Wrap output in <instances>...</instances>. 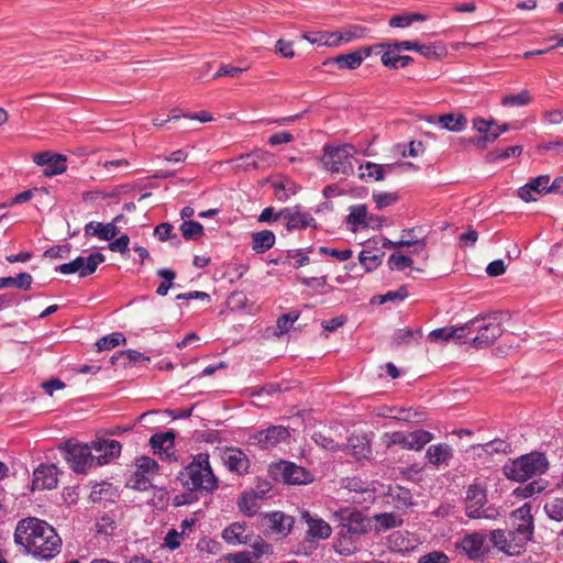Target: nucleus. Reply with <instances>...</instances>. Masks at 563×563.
<instances>
[{
	"mask_svg": "<svg viewBox=\"0 0 563 563\" xmlns=\"http://www.w3.org/2000/svg\"><path fill=\"white\" fill-rule=\"evenodd\" d=\"M117 529V522L107 514L100 517V520L96 523L97 534L104 537H112L113 531Z\"/></svg>",
	"mask_w": 563,
	"mask_h": 563,
	"instance_id": "obj_56",
	"label": "nucleus"
},
{
	"mask_svg": "<svg viewBox=\"0 0 563 563\" xmlns=\"http://www.w3.org/2000/svg\"><path fill=\"white\" fill-rule=\"evenodd\" d=\"M55 272L70 275L77 273L80 278L92 275L88 256H77L73 261L55 266Z\"/></svg>",
	"mask_w": 563,
	"mask_h": 563,
	"instance_id": "obj_19",
	"label": "nucleus"
},
{
	"mask_svg": "<svg viewBox=\"0 0 563 563\" xmlns=\"http://www.w3.org/2000/svg\"><path fill=\"white\" fill-rule=\"evenodd\" d=\"M487 318L485 314L481 313L477 314L475 318L471 319L470 321L457 325L459 333L463 334V339L468 340L472 338V334H478L481 332V328H484V322H486Z\"/></svg>",
	"mask_w": 563,
	"mask_h": 563,
	"instance_id": "obj_39",
	"label": "nucleus"
},
{
	"mask_svg": "<svg viewBox=\"0 0 563 563\" xmlns=\"http://www.w3.org/2000/svg\"><path fill=\"white\" fill-rule=\"evenodd\" d=\"M184 538V531H177L175 528H172L164 537V547L170 551H175L180 547Z\"/></svg>",
	"mask_w": 563,
	"mask_h": 563,
	"instance_id": "obj_63",
	"label": "nucleus"
},
{
	"mask_svg": "<svg viewBox=\"0 0 563 563\" xmlns=\"http://www.w3.org/2000/svg\"><path fill=\"white\" fill-rule=\"evenodd\" d=\"M400 199L398 192H373V200L376 203L377 210H383L384 208L396 203Z\"/></svg>",
	"mask_w": 563,
	"mask_h": 563,
	"instance_id": "obj_51",
	"label": "nucleus"
},
{
	"mask_svg": "<svg viewBox=\"0 0 563 563\" xmlns=\"http://www.w3.org/2000/svg\"><path fill=\"white\" fill-rule=\"evenodd\" d=\"M249 269V264H229L222 278H228L229 283L233 284L236 279H241Z\"/></svg>",
	"mask_w": 563,
	"mask_h": 563,
	"instance_id": "obj_58",
	"label": "nucleus"
},
{
	"mask_svg": "<svg viewBox=\"0 0 563 563\" xmlns=\"http://www.w3.org/2000/svg\"><path fill=\"white\" fill-rule=\"evenodd\" d=\"M387 266L390 271H405L406 268H413V260L410 255L394 252L388 256Z\"/></svg>",
	"mask_w": 563,
	"mask_h": 563,
	"instance_id": "obj_41",
	"label": "nucleus"
},
{
	"mask_svg": "<svg viewBox=\"0 0 563 563\" xmlns=\"http://www.w3.org/2000/svg\"><path fill=\"white\" fill-rule=\"evenodd\" d=\"M367 253L371 252L365 250L361 251L358 253V262L366 273H372L382 265L385 252L382 251L379 254H373L371 256H368Z\"/></svg>",
	"mask_w": 563,
	"mask_h": 563,
	"instance_id": "obj_43",
	"label": "nucleus"
},
{
	"mask_svg": "<svg viewBox=\"0 0 563 563\" xmlns=\"http://www.w3.org/2000/svg\"><path fill=\"white\" fill-rule=\"evenodd\" d=\"M32 528H31V539H41L44 540L45 538H52L54 543H52L53 547L60 548L62 547V539L57 534L56 530L47 523L45 520L38 519L36 517H33Z\"/></svg>",
	"mask_w": 563,
	"mask_h": 563,
	"instance_id": "obj_21",
	"label": "nucleus"
},
{
	"mask_svg": "<svg viewBox=\"0 0 563 563\" xmlns=\"http://www.w3.org/2000/svg\"><path fill=\"white\" fill-rule=\"evenodd\" d=\"M156 275L162 279L156 288V295L164 297L168 291L175 287V279L177 277L176 271L168 267H163L156 271Z\"/></svg>",
	"mask_w": 563,
	"mask_h": 563,
	"instance_id": "obj_32",
	"label": "nucleus"
},
{
	"mask_svg": "<svg viewBox=\"0 0 563 563\" xmlns=\"http://www.w3.org/2000/svg\"><path fill=\"white\" fill-rule=\"evenodd\" d=\"M124 486L136 492H146L151 488H157V485L151 482L148 475L141 473L137 468L129 476Z\"/></svg>",
	"mask_w": 563,
	"mask_h": 563,
	"instance_id": "obj_31",
	"label": "nucleus"
},
{
	"mask_svg": "<svg viewBox=\"0 0 563 563\" xmlns=\"http://www.w3.org/2000/svg\"><path fill=\"white\" fill-rule=\"evenodd\" d=\"M286 208H282L279 211H276L274 207L269 206L262 210L261 214L257 218L258 222L263 223H274L278 219H285Z\"/></svg>",
	"mask_w": 563,
	"mask_h": 563,
	"instance_id": "obj_62",
	"label": "nucleus"
},
{
	"mask_svg": "<svg viewBox=\"0 0 563 563\" xmlns=\"http://www.w3.org/2000/svg\"><path fill=\"white\" fill-rule=\"evenodd\" d=\"M290 437L289 427L271 424L252 433L249 437V444L256 445L261 450H268L277 446L279 443L288 442Z\"/></svg>",
	"mask_w": 563,
	"mask_h": 563,
	"instance_id": "obj_8",
	"label": "nucleus"
},
{
	"mask_svg": "<svg viewBox=\"0 0 563 563\" xmlns=\"http://www.w3.org/2000/svg\"><path fill=\"white\" fill-rule=\"evenodd\" d=\"M417 563H450V559L443 551H432L420 556Z\"/></svg>",
	"mask_w": 563,
	"mask_h": 563,
	"instance_id": "obj_64",
	"label": "nucleus"
},
{
	"mask_svg": "<svg viewBox=\"0 0 563 563\" xmlns=\"http://www.w3.org/2000/svg\"><path fill=\"white\" fill-rule=\"evenodd\" d=\"M372 519L377 523V526L375 527L376 532H379L382 530L387 531L397 527H401L404 523L402 518L395 515L394 512L376 514L373 516Z\"/></svg>",
	"mask_w": 563,
	"mask_h": 563,
	"instance_id": "obj_33",
	"label": "nucleus"
},
{
	"mask_svg": "<svg viewBox=\"0 0 563 563\" xmlns=\"http://www.w3.org/2000/svg\"><path fill=\"white\" fill-rule=\"evenodd\" d=\"M267 472L273 481L287 486L308 485L314 482V476L308 468L288 460L272 462Z\"/></svg>",
	"mask_w": 563,
	"mask_h": 563,
	"instance_id": "obj_4",
	"label": "nucleus"
},
{
	"mask_svg": "<svg viewBox=\"0 0 563 563\" xmlns=\"http://www.w3.org/2000/svg\"><path fill=\"white\" fill-rule=\"evenodd\" d=\"M549 467L550 462L545 453L533 450L516 459H509L501 467V472L508 481L523 484L536 476L545 474Z\"/></svg>",
	"mask_w": 563,
	"mask_h": 563,
	"instance_id": "obj_1",
	"label": "nucleus"
},
{
	"mask_svg": "<svg viewBox=\"0 0 563 563\" xmlns=\"http://www.w3.org/2000/svg\"><path fill=\"white\" fill-rule=\"evenodd\" d=\"M154 413H158V410H150V411L142 413L141 416H139L136 418V420L133 424H126V426L118 424V426H113V427H109V428H102L98 431L101 432V435L103 434L108 438L122 435L123 433L131 431L136 422L142 421L146 416L154 415Z\"/></svg>",
	"mask_w": 563,
	"mask_h": 563,
	"instance_id": "obj_44",
	"label": "nucleus"
},
{
	"mask_svg": "<svg viewBox=\"0 0 563 563\" xmlns=\"http://www.w3.org/2000/svg\"><path fill=\"white\" fill-rule=\"evenodd\" d=\"M197 493H199V492L191 488L190 486H188V488H186V490L184 493L176 495L173 498V506L178 508V507H181L185 505H191V504L198 501L199 496Z\"/></svg>",
	"mask_w": 563,
	"mask_h": 563,
	"instance_id": "obj_57",
	"label": "nucleus"
},
{
	"mask_svg": "<svg viewBox=\"0 0 563 563\" xmlns=\"http://www.w3.org/2000/svg\"><path fill=\"white\" fill-rule=\"evenodd\" d=\"M488 536H489V541L492 542L493 547L498 549V551H500L509 556H515V555L521 554L520 550L511 551L512 545L507 540L505 530L495 529V530L489 531Z\"/></svg>",
	"mask_w": 563,
	"mask_h": 563,
	"instance_id": "obj_30",
	"label": "nucleus"
},
{
	"mask_svg": "<svg viewBox=\"0 0 563 563\" xmlns=\"http://www.w3.org/2000/svg\"><path fill=\"white\" fill-rule=\"evenodd\" d=\"M382 247L387 250H399L401 247H410L411 245H418L420 249H426L427 239H400L398 241H391L388 238L380 235Z\"/></svg>",
	"mask_w": 563,
	"mask_h": 563,
	"instance_id": "obj_37",
	"label": "nucleus"
},
{
	"mask_svg": "<svg viewBox=\"0 0 563 563\" xmlns=\"http://www.w3.org/2000/svg\"><path fill=\"white\" fill-rule=\"evenodd\" d=\"M33 162L37 166L44 167L45 177L62 175L67 170V156L60 153L43 151L34 154Z\"/></svg>",
	"mask_w": 563,
	"mask_h": 563,
	"instance_id": "obj_11",
	"label": "nucleus"
},
{
	"mask_svg": "<svg viewBox=\"0 0 563 563\" xmlns=\"http://www.w3.org/2000/svg\"><path fill=\"white\" fill-rule=\"evenodd\" d=\"M135 466L146 475L158 473L161 466L156 460L147 455H141L135 460Z\"/></svg>",
	"mask_w": 563,
	"mask_h": 563,
	"instance_id": "obj_50",
	"label": "nucleus"
},
{
	"mask_svg": "<svg viewBox=\"0 0 563 563\" xmlns=\"http://www.w3.org/2000/svg\"><path fill=\"white\" fill-rule=\"evenodd\" d=\"M63 471L54 463H41L33 471L32 482L29 486L31 492L54 489L58 485V475Z\"/></svg>",
	"mask_w": 563,
	"mask_h": 563,
	"instance_id": "obj_10",
	"label": "nucleus"
},
{
	"mask_svg": "<svg viewBox=\"0 0 563 563\" xmlns=\"http://www.w3.org/2000/svg\"><path fill=\"white\" fill-rule=\"evenodd\" d=\"M311 439L318 446H320L329 452L336 453V452L343 451V443L340 444V443L335 442L332 438L327 437V435L322 434L321 432H314L311 435Z\"/></svg>",
	"mask_w": 563,
	"mask_h": 563,
	"instance_id": "obj_47",
	"label": "nucleus"
},
{
	"mask_svg": "<svg viewBox=\"0 0 563 563\" xmlns=\"http://www.w3.org/2000/svg\"><path fill=\"white\" fill-rule=\"evenodd\" d=\"M342 32L344 35V43H350L351 41L356 38L367 37L369 29L357 24H350L345 26Z\"/></svg>",
	"mask_w": 563,
	"mask_h": 563,
	"instance_id": "obj_52",
	"label": "nucleus"
},
{
	"mask_svg": "<svg viewBox=\"0 0 563 563\" xmlns=\"http://www.w3.org/2000/svg\"><path fill=\"white\" fill-rule=\"evenodd\" d=\"M532 101V97L528 90H522L519 93L505 95L501 99L504 107H520L529 104Z\"/></svg>",
	"mask_w": 563,
	"mask_h": 563,
	"instance_id": "obj_46",
	"label": "nucleus"
},
{
	"mask_svg": "<svg viewBox=\"0 0 563 563\" xmlns=\"http://www.w3.org/2000/svg\"><path fill=\"white\" fill-rule=\"evenodd\" d=\"M522 153L521 145H512L503 150H493L486 153L484 156L485 163L493 164L498 161H506L510 157H518Z\"/></svg>",
	"mask_w": 563,
	"mask_h": 563,
	"instance_id": "obj_34",
	"label": "nucleus"
},
{
	"mask_svg": "<svg viewBox=\"0 0 563 563\" xmlns=\"http://www.w3.org/2000/svg\"><path fill=\"white\" fill-rule=\"evenodd\" d=\"M154 489L157 490L158 494L147 500L146 505L159 510H164L169 500V492L165 486H157V488Z\"/></svg>",
	"mask_w": 563,
	"mask_h": 563,
	"instance_id": "obj_55",
	"label": "nucleus"
},
{
	"mask_svg": "<svg viewBox=\"0 0 563 563\" xmlns=\"http://www.w3.org/2000/svg\"><path fill=\"white\" fill-rule=\"evenodd\" d=\"M57 450L62 453L69 468L77 475H85L89 470L99 467L89 442H80L76 438L63 440Z\"/></svg>",
	"mask_w": 563,
	"mask_h": 563,
	"instance_id": "obj_2",
	"label": "nucleus"
},
{
	"mask_svg": "<svg viewBox=\"0 0 563 563\" xmlns=\"http://www.w3.org/2000/svg\"><path fill=\"white\" fill-rule=\"evenodd\" d=\"M126 344V338L122 332H112L103 335L95 343L96 352L110 351L119 345Z\"/></svg>",
	"mask_w": 563,
	"mask_h": 563,
	"instance_id": "obj_35",
	"label": "nucleus"
},
{
	"mask_svg": "<svg viewBox=\"0 0 563 563\" xmlns=\"http://www.w3.org/2000/svg\"><path fill=\"white\" fill-rule=\"evenodd\" d=\"M300 206H295L294 210L286 207L285 219L287 220L285 229L287 232L295 230H305L307 228L318 229L316 220L308 212H300Z\"/></svg>",
	"mask_w": 563,
	"mask_h": 563,
	"instance_id": "obj_16",
	"label": "nucleus"
},
{
	"mask_svg": "<svg viewBox=\"0 0 563 563\" xmlns=\"http://www.w3.org/2000/svg\"><path fill=\"white\" fill-rule=\"evenodd\" d=\"M120 234V228L114 223L90 221L85 225V236H97L99 240L109 241Z\"/></svg>",
	"mask_w": 563,
	"mask_h": 563,
	"instance_id": "obj_20",
	"label": "nucleus"
},
{
	"mask_svg": "<svg viewBox=\"0 0 563 563\" xmlns=\"http://www.w3.org/2000/svg\"><path fill=\"white\" fill-rule=\"evenodd\" d=\"M318 252L321 255L334 257L340 262H346L353 256V251L351 249L339 250L334 247L319 246Z\"/></svg>",
	"mask_w": 563,
	"mask_h": 563,
	"instance_id": "obj_59",
	"label": "nucleus"
},
{
	"mask_svg": "<svg viewBox=\"0 0 563 563\" xmlns=\"http://www.w3.org/2000/svg\"><path fill=\"white\" fill-rule=\"evenodd\" d=\"M90 448L97 453L95 456L98 466L110 464L118 459L122 452L120 441L109 439L103 434L101 435L99 431L96 432L95 439L90 441Z\"/></svg>",
	"mask_w": 563,
	"mask_h": 563,
	"instance_id": "obj_9",
	"label": "nucleus"
},
{
	"mask_svg": "<svg viewBox=\"0 0 563 563\" xmlns=\"http://www.w3.org/2000/svg\"><path fill=\"white\" fill-rule=\"evenodd\" d=\"M453 457V450L446 443L432 444L427 449L426 459L428 463L439 466L441 464L449 465Z\"/></svg>",
	"mask_w": 563,
	"mask_h": 563,
	"instance_id": "obj_23",
	"label": "nucleus"
},
{
	"mask_svg": "<svg viewBox=\"0 0 563 563\" xmlns=\"http://www.w3.org/2000/svg\"><path fill=\"white\" fill-rule=\"evenodd\" d=\"M251 548L252 551H250V555L255 562L263 555L273 553V545L266 542L261 536H257L256 539L251 543Z\"/></svg>",
	"mask_w": 563,
	"mask_h": 563,
	"instance_id": "obj_48",
	"label": "nucleus"
},
{
	"mask_svg": "<svg viewBox=\"0 0 563 563\" xmlns=\"http://www.w3.org/2000/svg\"><path fill=\"white\" fill-rule=\"evenodd\" d=\"M372 435L367 433L351 434L347 437L346 443H343V451L351 455L356 462L372 460Z\"/></svg>",
	"mask_w": 563,
	"mask_h": 563,
	"instance_id": "obj_12",
	"label": "nucleus"
},
{
	"mask_svg": "<svg viewBox=\"0 0 563 563\" xmlns=\"http://www.w3.org/2000/svg\"><path fill=\"white\" fill-rule=\"evenodd\" d=\"M247 298L243 291L234 290L227 299V306L232 311H242L245 309Z\"/></svg>",
	"mask_w": 563,
	"mask_h": 563,
	"instance_id": "obj_61",
	"label": "nucleus"
},
{
	"mask_svg": "<svg viewBox=\"0 0 563 563\" xmlns=\"http://www.w3.org/2000/svg\"><path fill=\"white\" fill-rule=\"evenodd\" d=\"M346 518L347 523L344 525V527H346V536H363L367 534L372 530V519L364 516L363 512L357 508H352Z\"/></svg>",
	"mask_w": 563,
	"mask_h": 563,
	"instance_id": "obj_18",
	"label": "nucleus"
},
{
	"mask_svg": "<svg viewBox=\"0 0 563 563\" xmlns=\"http://www.w3.org/2000/svg\"><path fill=\"white\" fill-rule=\"evenodd\" d=\"M543 509L550 519L555 521L563 520V498H554L552 501L547 503Z\"/></svg>",
	"mask_w": 563,
	"mask_h": 563,
	"instance_id": "obj_53",
	"label": "nucleus"
},
{
	"mask_svg": "<svg viewBox=\"0 0 563 563\" xmlns=\"http://www.w3.org/2000/svg\"><path fill=\"white\" fill-rule=\"evenodd\" d=\"M129 245L130 236L126 233L111 238V240L108 241V249L111 252L120 253L121 255H129Z\"/></svg>",
	"mask_w": 563,
	"mask_h": 563,
	"instance_id": "obj_49",
	"label": "nucleus"
},
{
	"mask_svg": "<svg viewBox=\"0 0 563 563\" xmlns=\"http://www.w3.org/2000/svg\"><path fill=\"white\" fill-rule=\"evenodd\" d=\"M33 277L26 272H20L15 276L0 277V289L14 287L21 290L32 288Z\"/></svg>",
	"mask_w": 563,
	"mask_h": 563,
	"instance_id": "obj_27",
	"label": "nucleus"
},
{
	"mask_svg": "<svg viewBox=\"0 0 563 563\" xmlns=\"http://www.w3.org/2000/svg\"><path fill=\"white\" fill-rule=\"evenodd\" d=\"M382 439L387 449L393 445H400L406 450L421 451L426 444L434 439V434L428 430L419 429L408 433L404 431L386 432Z\"/></svg>",
	"mask_w": 563,
	"mask_h": 563,
	"instance_id": "obj_6",
	"label": "nucleus"
},
{
	"mask_svg": "<svg viewBox=\"0 0 563 563\" xmlns=\"http://www.w3.org/2000/svg\"><path fill=\"white\" fill-rule=\"evenodd\" d=\"M389 411H397L401 416H395L394 419L412 424H419L427 420V411L423 409H412L405 407H389Z\"/></svg>",
	"mask_w": 563,
	"mask_h": 563,
	"instance_id": "obj_28",
	"label": "nucleus"
},
{
	"mask_svg": "<svg viewBox=\"0 0 563 563\" xmlns=\"http://www.w3.org/2000/svg\"><path fill=\"white\" fill-rule=\"evenodd\" d=\"M463 334L459 333L457 325H448L432 330L428 334V340L432 343L449 342L450 340H457L462 342Z\"/></svg>",
	"mask_w": 563,
	"mask_h": 563,
	"instance_id": "obj_29",
	"label": "nucleus"
},
{
	"mask_svg": "<svg viewBox=\"0 0 563 563\" xmlns=\"http://www.w3.org/2000/svg\"><path fill=\"white\" fill-rule=\"evenodd\" d=\"M262 516L269 520L271 528L275 532L283 533L284 536H288L291 532L295 523L294 517L286 516L283 511L279 510L263 514Z\"/></svg>",
	"mask_w": 563,
	"mask_h": 563,
	"instance_id": "obj_24",
	"label": "nucleus"
},
{
	"mask_svg": "<svg viewBox=\"0 0 563 563\" xmlns=\"http://www.w3.org/2000/svg\"><path fill=\"white\" fill-rule=\"evenodd\" d=\"M336 56L338 59L334 62H338L339 69L355 70L363 64L361 54H358L356 49L338 54Z\"/></svg>",
	"mask_w": 563,
	"mask_h": 563,
	"instance_id": "obj_40",
	"label": "nucleus"
},
{
	"mask_svg": "<svg viewBox=\"0 0 563 563\" xmlns=\"http://www.w3.org/2000/svg\"><path fill=\"white\" fill-rule=\"evenodd\" d=\"M483 325L484 328H481V332H478V334L460 342V344H468L476 350H483L493 345L494 342L504 333V328H497L489 319H487Z\"/></svg>",
	"mask_w": 563,
	"mask_h": 563,
	"instance_id": "obj_14",
	"label": "nucleus"
},
{
	"mask_svg": "<svg viewBox=\"0 0 563 563\" xmlns=\"http://www.w3.org/2000/svg\"><path fill=\"white\" fill-rule=\"evenodd\" d=\"M190 487L203 494H213L219 488V477L210 464L208 452H201L192 456L190 463L185 466Z\"/></svg>",
	"mask_w": 563,
	"mask_h": 563,
	"instance_id": "obj_3",
	"label": "nucleus"
},
{
	"mask_svg": "<svg viewBox=\"0 0 563 563\" xmlns=\"http://www.w3.org/2000/svg\"><path fill=\"white\" fill-rule=\"evenodd\" d=\"M154 235L161 241H173L177 239V233L174 232V225L169 222H162L154 229Z\"/></svg>",
	"mask_w": 563,
	"mask_h": 563,
	"instance_id": "obj_60",
	"label": "nucleus"
},
{
	"mask_svg": "<svg viewBox=\"0 0 563 563\" xmlns=\"http://www.w3.org/2000/svg\"><path fill=\"white\" fill-rule=\"evenodd\" d=\"M120 356L122 357V362L119 363V366L122 368H129L136 366L139 364H145L151 361V358L143 354L142 352H139L136 350L128 349V350H120Z\"/></svg>",
	"mask_w": 563,
	"mask_h": 563,
	"instance_id": "obj_36",
	"label": "nucleus"
},
{
	"mask_svg": "<svg viewBox=\"0 0 563 563\" xmlns=\"http://www.w3.org/2000/svg\"><path fill=\"white\" fill-rule=\"evenodd\" d=\"M398 164H399V161H397L395 163H390V164H377V163H373V162H365L358 166V169L362 170V169L376 168L377 169V181H383V180H385L386 175L388 173H393V172H395L396 168H399Z\"/></svg>",
	"mask_w": 563,
	"mask_h": 563,
	"instance_id": "obj_45",
	"label": "nucleus"
},
{
	"mask_svg": "<svg viewBox=\"0 0 563 563\" xmlns=\"http://www.w3.org/2000/svg\"><path fill=\"white\" fill-rule=\"evenodd\" d=\"M486 539L485 530L473 531L457 540L454 547L471 561H484L490 553V547L486 543Z\"/></svg>",
	"mask_w": 563,
	"mask_h": 563,
	"instance_id": "obj_7",
	"label": "nucleus"
},
{
	"mask_svg": "<svg viewBox=\"0 0 563 563\" xmlns=\"http://www.w3.org/2000/svg\"><path fill=\"white\" fill-rule=\"evenodd\" d=\"M308 530L306 540L312 542L316 540H325L331 536V526L323 519L316 517L313 520L308 521Z\"/></svg>",
	"mask_w": 563,
	"mask_h": 563,
	"instance_id": "obj_26",
	"label": "nucleus"
},
{
	"mask_svg": "<svg viewBox=\"0 0 563 563\" xmlns=\"http://www.w3.org/2000/svg\"><path fill=\"white\" fill-rule=\"evenodd\" d=\"M437 124L450 132H462L467 126V118L463 112H445L437 118Z\"/></svg>",
	"mask_w": 563,
	"mask_h": 563,
	"instance_id": "obj_22",
	"label": "nucleus"
},
{
	"mask_svg": "<svg viewBox=\"0 0 563 563\" xmlns=\"http://www.w3.org/2000/svg\"><path fill=\"white\" fill-rule=\"evenodd\" d=\"M252 238V250L256 254H264L269 251L276 242V235L272 230H261L253 232Z\"/></svg>",
	"mask_w": 563,
	"mask_h": 563,
	"instance_id": "obj_25",
	"label": "nucleus"
},
{
	"mask_svg": "<svg viewBox=\"0 0 563 563\" xmlns=\"http://www.w3.org/2000/svg\"><path fill=\"white\" fill-rule=\"evenodd\" d=\"M54 543L52 538H45L43 542L35 547V549L32 552V556L38 560L49 561L55 555H57L60 551V548H56L52 545Z\"/></svg>",
	"mask_w": 563,
	"mask_h": 563,
	"instance_id": "obj_42",
	"label": "nucleus"
},
{
	"mask_svg": "<svg viewBox=\"0 0 563 563\" xmlns=\"http://www.w3.org/2000/svg\"><path fill=\"white\" fill-rule=\"evenodd\" d=\"M350 150H354V145L345 143L342 145H323V155L320 158L324 168L330 173H342L344 175L354 174V167L352 161L355 159L350 153Z\"/></svg>",
	"mask_w": 563,
	"mask_h": 563,
	"instance_id": "obj_5",
	"label": "nucleus"
},
{
	"mask_svg": "<svg viewBox=\"0 0 563 563\" xmlns=\"http://www.w3.org/2000/svg\"><path fill=\"white\" fill-rule=\"evenodd\" d=\"M181 235L187 241H196L205 235L203 225L196 220H184L179 227Z\"/></svg>",
	"mask_w": 563,
	"mask_h": 563,
	"instance_id": "obj_38",
	"label": "nucleus"
},
{
	"mask_svg": "<svg viewBox=\"0 0 563 563\" xmlns=\"http://www.w3.org/2000/svg\"><path fill=\"white\" fill-rule=\"evenodd\" d=\"M551 177L549 174H542L537 177L530 178L523 186L517 190L518 197L525 202L537 201L538 197L549 194L548 183Z\"/></svg>",
	"mask_w": 563,
	"mask_h": 563,
	"instance_id": "obj_13",
	"label": "nucleus"
},
{
	"mask_svg": "<svg viewBox=\"0 0 563 563\" xmlns=\"http://www.w3.org/2000/svg\"><path fill=\"white\" fill-rule=\"evenodd\" d=\"M221 457L230 472L240 475L249 472L251 463L242 449L236 446H225Z\"/></svg>",
	"mask_w": 563,
	"mask_h": 563,
	"instance_id": "obj_15",
	"label": "nucleus"
},
{
	"mask_svg": "<svg viewBox=\"0 0 563 563\" xmlns=\"http://www.w3.org/2000/svg\"><path fill=\"white\" fill-rule=\"evenodd\" d=\"M349 214L344 219V223L353 233H356L360 229H369L371 223L368 221L369 213L367 205H354L349 208Z\"/></svg>",
	"mask_w": 563,
	"mask_h": 563,
	"instance_id": "obj_17",
	"label": "nucleus"
},
{
	"mask_svg": "<svg viewBox=\"0 0 563 563\" xmlns=\"http://www.w3.org/2000/svg\"><path fill=\"white\" fill-rule=\"evenodd\" d=\"M401 52L399 48H397L395 45H393V48L389 51L383 52L380 56L382 65L390 70H397L399 69V54Z\"/></svg>",
	"mask_w": 563,
	"mask_h": 563,
	"instance_id": "obj_54",
	"label": "nucleus"
}]
</instances>
